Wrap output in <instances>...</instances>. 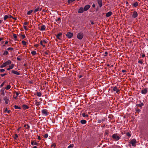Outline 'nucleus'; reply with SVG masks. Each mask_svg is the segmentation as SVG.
Returning <instances> with one entry per match:
<instances>
[{
  "label": "nucleus",
  "instance_id": "11",
  "mask_svg": "<svg viewBox=\"0 0 148 148\" xmlns=\"http://www.w3.org/2000/svg\"><path fill=\"white\" fill-rule=\"evenodd\" d=\"M4 99L6 104H7L8 103L9 99L7 97H5L4 98Z\"/></svg>",
  "mask_w": 148,
  "mask_h": 148
},
{
  "label": "nucleus",
  "instance_id": "3",
  "mask_svg": "<svg viewBox=\"0 0 148 148\" xmlns=\"http://www.w3.org/2000/svg\"><path fill=\"white\" fill-rule=\"evenodd\" d=\"M83 37V33L82 32H80L78 34L77 36V38L79 40H81Z\"/></svg>",
  "mask_w": 148,
  "mask_h": 148
},
{
  "label": "nucleus",
  "instance_id": "32",
  "mask_svg": "<svg viewBox=\"0 0 148 148\" xmlns=\"http://www.w3.org/2000/svg\"><path fill=\"white\" fill-rule=\"evenodd\" d=\"M8 52L7 51H5L3 53V55H7V54H8Z\"/></svg>",
  "mask_w": 148,
  "mask_h": 148
},
{
  "label": "nucleus",
  "instance_id": "38",
  "mask_svg": "<svg viewBox=\"0 0 148 148\" xmlns=\"http://www.w3.org/2000/svg\"><path fill=\"white\" fill-rule=\"evenodd\" d=\"M75 0H68V3H71Z\"/></svg>",
  "mask_w": 148,
  "mask_h": 148
},
{
  "label": "nucleus",
  "instance_id": "47",
  "mask_svg": "<svg viewBox=\"0 0 148 148\" xmlns=\"http://www.w3.org/2000/svg\"><path fill=\"white\" fill-rule=\"evenodd\" d=\"M127 136L129 137H130L131 136V134L128 132L127 133Z\"/></svg>",
  "mask_w": 148,
  "mask_h": 148
},
{
  "label": "nucleus",
  "instance_id": "22",
  "mask_svg": "<svg viewBox=\"0 0 148 148\" xmlns=\"http://www.w3.org/2000/svg\"><path fill=\"white\" fill-rule=\"evenodd\" d=\"M31 144L32 145H37L38 143H37L36 142H34V141H31Z\"/></svg>",
  "mask_w": 148,
  "mask_h": 148
},
{
  "label": "nucleus",
  "instance_id": "33",
  "mask_svg": "<svg viewBox=\"0 0 148 148\" xmlns=\"http://www.w3.org/2000/svg\"><path fill=\"white\" fill-rule=\"evenodd\" d=\"M138 5V3L137 2H135L133 4V6L135 7H137Z\"/></svg>",
  "mask_w": 148,
  "mask_h": 148
},
{
  "label": "nucleus",
  "instance_id": "39",
  "mask_svg": "<svg viewBox=\"0 0 148 148\" xmlns=\"http://www.w3.org/2000/svg\"><path fill=\"white\" fill-rule=\"evenodd\" d=\"M74 147V145L71 144L68 147V148H70L71 147Z\"/></svg>",
  "mask_w": 148,
  "mask_h": 148
},
{
  "label": "nucleus",
  "instance_id": "13",
  "mask_svg": "<svg viewBox=\"0 0 148 148\" xmlns=\"http://www.w3.org/2000/svg\"><path fill=\"white\" fill-rule=\"evenodd\" d=\"M40 27L41 28L40 29V31H44L45 30L46 27L44 25H42Z\"/></svg>",
  "mask_w": 148,
  "mask_h": 148
},
{
  "label": "nucleus",
  "instance_id": "64",
  "mask_svg": "<svg viewBox=\"0 0 148 148\" xmlns=\"http://www.w3.org/2000/svg\"><path fill=\"white\" fill-rule=\"evenodd\" d=\"M33 148H37V147L36 146H34Z\"/></svg>",
  "mask_w": 148,
  "mask_h": 148
},
{
  "label": "nucleus",
  "instance_id": "31",
  "mask_svg": "<svg viewBox=\"0 0 148 148\" xmlns=\"http://www.w3.org/2000/svg\"><path fill=\"white\" fill-rule=\"evenodd\" d=\"M33 12L32 10H30L29 11H28L27 12V14L28 15H29L31 14V13H32Z\"/></svg>",
  "mask_w": 148,
  "mask_h": 148
},
{
  "label": "nucleus",
  "instance_id": "29",
  "mask_svg": "<svg viewBox=\"0 0 148 148\" xmlns=\"http://www.w3.org/2000/svg\"><path fill=\"white\" fill-rule=\"evenodd\" d=\"M37 95L38 97H40L41 96L42 94L40 92H37L36 94Z\"/></svg>",
  "mask_w": 148,
  "mask_h": 148
},
{
  "label": "nucleus",
  "instance_id": "18",
  "mask_svg": "<svg viewBox=\"0 0 148 148\" xmlns=\"http://www.w3.org/2000/svg\"><path fill=\"white\" fill-rule=\"evenodd\" d=\"M12 72L14 74H15L16 75H20V73H18V71H14L13 70L12 71Z\"/></svg>",
  "mask_w": 148,
  "mask_h": 148
},
{
  "label": "nucleus",
  "instance_id": "61",
  "mask_svg": "<svg viewBox=\"0 0 148 148\" xmlns=\"http://www.w3.org/2000/svg\"><path fill=\"white\" fill-rule=\"evenodd\" d=\"M17 59L18 60H21L20 58H18V57H17Z\"/></svg>",
  "mask_w": 148,
  "mask_h": 148
},
{
  "label": "nucleus",
  "instance_id": "27",
  "mask_svg": "<svg viewBox=\"0 0 148 148\" xmlns=\"http://www.w3.org/2000/svg\"><path fill=\"white\" fill-rule=\"evenodd\" d=\"M36 52L35 51H33L31 52V53L33 55H35L36 54Z\"/></svg>",
  "mask_w": 148,
  "mask_h": 148
},
{
  "label": "nucleus",
  "instance_id": "12",
  "mask_svg": "<svg viewBox=\"0 0 148 148\" xmlns=\"http://www.w3.org/2000/svg\"><path fill=\"white\" fill-rule=\"evenodd\" d=\"M84 9L82 7H81L78 10V12L79 13H82L84 11Z\"/></svg>",
  "mask_w": 148,
  "mask_h": 148
},
{
  "label": "nucleus",
  "instance_id": "19",
  "mask_svg": "<svg viewBox=\"0 0 148 148\" xmlns=\"http://www.w3.org/2000/svg\"><path fill=\"white\" fill-rule=\"evenodd\" d=\"M112 14V13L111 12H107L106 14V16L107 17H108L110 16Z\"/></svg>",
  "mask_w": 148,
  "mask_h": 148
},
{
  "label": "nucleus",
  "instance_id": "46",
  "mask_svg": "<svg viewBox=\"0 0 148 148\" xmlns=\"http://www.w3.org/2000/svg\"><path fill=\"white\" fill-rule=\"evenodd\" d=\"M28 23L27 22H25L23 23V25H26L28 24Z\"/></svg>",
  "mask_w": 148,
  "mask_h": 148
},
{
  "label": "nucleus",
  "instance_id": "2",
  "mask_svg": "<svg viewBox=\"0 0 148 148\" xmlns=\"http://www.w3.org/2000/svg\"><path fill=\"white\" fill-rule=\"evenodd\" d=\"M112 138L116 140H118L120 139V137L117 134H113L112 135Z\"/></svg>",
  "mask_w": 148,
  "mask_h": 148
},
{
  "label": "nucleus",
  "instance_id": "54",
  "mask_svg": "<svg viewBox=\"0 0 148 148\" xmlns=\"http://www.w3.org/2000/svg\"><path fill=\"white\" fill-rule=\"evenodd\" d=\"M8 18H12V16L11 15H8Z\"/></svg>",
  "mask_w": 148,
  "mask_h": 148
},
{
  "label": "nucleus",
  "instance_id": "53",
  "mask_svg": "<svg viewBox=\"0 0 148 148\" xmlns=\"http://www.w3.org/2000/svg\"><path fill=\"white\" fill-rule=\"evenodd\" d=\"M122 71L123 73H125L126 72V71L125 70H122Z\"/></svg>",
  "mask_w": 148,
  "mask_h": 148
},
{
  "label": "nucleus",
  "instance_id": "34",
  "mask_svg": "<svg viewBox=\"0 0 148 148\" xmlns=\"http://www.w3.org/2000/svg\"><path fill=\"white\" fill-rule=\"evenodd\" d=\"M11 88V86L10 85H8L6 88V89L7 90L10 89Z\"/></svg>",
  "mask_w": 148,
  "mask_h": 148
},
{
  "label": "nucleus",
  "instance_id": "10",
  "mask_svg": "<svg viewBox=\"0 0 148 148\" xmlns=\"http://www.w3.org/2000/svg\"><path fill=\"white\" fill-rule=\"evenodd\" d=\"M14 64H12L11 65H10L9 66V67L8 68L7 70H9L10 69H12L14 67Z\"/></svg>",
  "mask_w": 148,
  "mask_h": 148
},
{
  "label": "nucleus",
  "instance_id": "41",
  "mask_svg": "<svg viewBox=\"0 0 148 148\" xmlns=\"http://www.w3.org/2000/svg\"><path fill=\"white\" fill-rule=\"evenodd\" d=\"M13 50V49L12 48H11V47H9V48H8V49H7V50L9 51L10 50H11V51H12Z\"/></svg>",
  "mask_w": 148,
  "mask_h": 148
},
{
  "label": "nucleus",
  "instance_id": "45",
  "mask_svg": "<svg viewBox=\"0 0 148 148\" xmlns=\"http://www.w3.org/2000/svg\"><path fill=\"white\" fill-rule=\"evenodd\" d=\"M5 83V82H3L2 83V84L1 85L0 87H2L4 85Z\"/></svg>",
  "mask_w": 148,
  "mask_h": 148
},
{
  "label": "nucleus",
  "instance_id": "59",
  "mask_svg": "<svg viewBox=\"0 0 148 148\" xmlns=\"http://www.w3.org/2000/svg\"><path fill=\"white\" fill-rule=\"evenodd\" d=\"M145 54H142V57L143 58H144V57H145Z\"/></svg>",
  "mask_w": 148,
  "mask_h": 148
},
{
  "label": "nucleus",
  "instance_id": "17",
  "mask_svg": "<svg viewBox=\"0 0 148 148\" xmlns=\"http://www.w3.org/2000/svg\"><path fill=\"white\" fill-rule=\"evenodd\" d=\"M60 20H61V19H60V18H58L56 20V21L57 22V23H56V24L57 25H58V24H59L60 23V22H61Z\"/></svg>",
  "mask_w": 148,
  "mask_h": 148
},
{
  "label": "nucleus",
  "instance_id": "4",
  "mask_svg": "<svg viewBox=\"0 0 148 148\" xmlns=\"http://www.w3.org/2000/svg\"><path fill=\"white\" fill-rule=\"evenodd\" d=\"M130 143L132 144L133 146L135 147L136 143V139H133L130 142Z\"/></svg>",
  "mask_w": 148,
  "mask_h": 148
},
{
  "label": "nucleus",
  "instance_id": "1",
  "mask_svg": "<svg viewBox=\"0 0 148 148\" xmlns=\"http://www.w3.org/2000/svg\"><path fill=\"white\" fill-rule=\"evenodd\" d=\"M11 62L10 60H8L6 62L3 63L1 66V68H3L6 66L10 64H11Z\"/></svg>",
  "mask_w": 148,
  "mask_h": 148
},
{
  "label": "nucleus",
  "instance_id": "63",
  "mask_svg": "<svg viewBox=\"0 0 148 148\" xmlns=\"http://www.w3.org/2000/svg\"><path fill=\"white\" fill-rule=\"evenodd\" d=\"M8 43V41H6L5 42V44H7V43Z\"/></svg>",
  "mask_w": 148,
  "mask_h": 148
},
{
  "label": "nucleus",
  "instance_id": "25",
  "mask_svg": "<svg viewBox=\"0 0 148 148\" xmlns=\"http://www.w3.org/2000/svg\"><path fill=\"white\" fill-rule=\"evenodd\" d=\"M8 18V15H5L4 17H3V19L4 20H5L6 19Z\"/></svg>",
  "mask_w": 148,
  "mask_h": 148
},
{
  "label": "nucleus",
  "instance_id": "44",
  "mask_svg": "<svg viewBox=\"0 0 148 148\" xmlns=\"http://www.w3.org/2000/svg\"><path fill=\"white\" fill-rule=\"evenodd\" d=\"M138 63H139L141 64H142L143 63V62L142 61V60H140L138 61Z\"/></svg>",
  "mask_w": 148,
  "mask_h": 148
},
{
  "label": "nucleus",
  "instance_id": "57",
  "mask_svg": "<svg viewBox=\"0 0 148 148\" xmlns=\"http://www.w3.org/2000/svg\"><path fill=\"white\" fill-rule=\"evenodd\" d=\"M16 97H17L18 95H19L18 93V92H16Z\"/></svg>",
  "mask_w": 148,
  "mask_h": 148
},
{
  "label": "nucleus",
  "instance_id": "56",
  "mask_svg": "<svg viewBox=\"0 0 148 148\" xmlns=\"http://www.w3.org/2000/svg\"><path fill=\"white\" fill-rule=\"evenodd\" d=\"M108 54V53L107 52H106L105 53V56H106L107 55V54Z\"/></svg>",
  "mask_w": 148,
  "mask_h": 148
},
{
  "label": "nucleus",
  "instance_id": "21",
  "mask_svg": "<svg viewBox=\"0 0 148 148\" xmlns=\"http://www.w3.org/2000/svg\"><path fill=\"white\" fill-rule=\"evenodd\" d=\"M80 122L82 124H84L86 123V121L85 120H82Z\"/></svg>",
  "mask_w": 148,
  "mask_h": 148
},
{
  "label": "nucleus",
  "instance_id": "15",
  "mask_svg": "<svg viewBox=\"0 0 148 148\" xmlns=\"http://www.w3.org/2000/svg\"><path fill=\"white\" fill-rule=\"evenodd\" d=\"M97 2L100 7H101L102 5V0H98Z\"/></svg>",
  "mask_w": 148,
  "mask_h": 148
},
{
  "label": "nucleus",
  "instance_id": "5",
  "mask_svg": "<svg viewBox=\"0 0 148 148\" xmlns=\"http://www.w3.org/2000/svg\"><path fill=\"white\" fill-rule=\"evenodd\" d=\"M41 112L42 115L47 116L48 115L47 111L46 109H43L42 111Z\"/></svg>",
  "mask_w": 148,
  "mask_h": 148
},
{
  "label": "nucleus",
  "instance_id": "24",
  "mask_svg": "<svg viewBox=\"0 0 148 148\" xmlns=\"http://www.w3.org/2000/svg\"><path fill=\"white\" fill-rule=\"evenodd\" d=\"M4 112H7V113L9 114L10 112V110H8L7 108H6L5 109Z\"/></svg>",
  "mask_w": 148,
  "mask_h": 148
},
{
  "label": "nucleus",
  "instance_id": "26",
  "mask_svg": "<svg viewBox=\"0 0 148 148\" xmlns=\"http://www.w3.org/2000/svg\"><path fill=\"white\" fill-rule=\"evenodd\" d=\"M14 107L15 109H21V108L20 107H18L16 105L14 106Z\"/></svg>",
  "mask_w": 148,
  "mask_h": 148
},
{
  "label": "nucleus",
  "instance_id": "8",
  "mask_svg": "<svg viewBox=\"0 0 148 148\" xmlns=\"http://www.w3.org/2000/svg\"><path fill=\"white\" fill-rule=\"evenodd\" d=\"M90 7V6L89 5H86L84 8V11H86Z\"/></svg>",
  "mask_w": 148,
  "mask_h": 148
},
{
  "label": "nucleus",
  "instance_id": "40",
  "mask_svg": "<svg viewBox=\"0 0 148 148\" xmlns=\"http://www.w3.org/2000/svg\"><path fill=\"white\" fill-rule=\"evenodd\" d=\"M23 27L27 31L28 30V29L26 26L25 25H23Z\"/></svg>",
  "mask_w": 148,
  "mask_h": 148
},
{
  "label": "nucleus",
  "instance_id": "37",
  "mask_svg": "<svg viewBox=\"0 0 148 148\" xmlns=\"http://www.w3.org/2000/svg\"><path fill=\"white\" fill-rule=\"evenodd\" d=\"M22 43L24 45H26V42L24 40H23Z\"/></svg>",
  "mask_w": 148,
  "mask_h": 148
},
{
  "label": "nucleus",
  "instance_id": "49",
  "mask_svg": "<svg viewBox=\"0 0 148 148\" xmlns=\"http://www.w3.org/2000/svg\"><path fill=\"white\" fill-rule=\"evenodd\" d=\"M5 71V70L3 69H0V72H2Z\"/></svg>",
  "mask_w": 148,
  "mask_h": 148
},
{
  "label": "nucleus",
  "instance_id": "62",
  "mask_svg": "<svg viewBox=\"0 0 148 148\" xmlns=\"http://www.w3.org/2000/svg\"><path fill=\"white\" fill-rule=\"evenodd\" d=\"M38 139L39 140H40L41 139L40 137V136H39L38 137Z\"/></svg>",
  "mask_w": 148,
  "mask_h": 148
},
{
  "label": "nucleus",
  "instance_id": "35",
  "mask_svg": "<svg viewBox=\"0 0 148 148\" xmlns=\"http://www.w3.org/2000/svg\"><path fill=\"white\" fill-rule=\"evenodd\" d=\"M20 37L22 39H24L25 37V35L21 34L20 36Z\"/></svg>",
  "mask_w": 148,
  "mask_h": 148
},
{
  "label": "nucleus",
  "instance_id": "51",
  "mask_svg": "<svg viewBox=\"0 0 148 148\" xmlns=\"http://www.w3.org/2000/svg\"><path fill=\"white\" fill-rule=\"evenodd\" d=\"M6 75V73H5L4 74H1V75L2 76V77H3L4 76H5V75Z\"/></svg>",
  "mask_w": 148,
  "mask_h": 148
},
{
  "label": "nucleus",
  "instance_id": "28",
  "mask_svg": "<svg viewBox=\"0 0 148 148\" xmlns=\"http://www.w3.org/2000/svg\"><path fill=\"white\" fill-rule=\"evenodd\" d=\"M23 108L25 109H27L28 108V106L26 105H23Z\"/></svg>",
  "mask_w": 148,
  "mask_h": 148
},
{
  "label": "nucleus",
  "instance_id": "7",
  "mask_svg": "<svg viewBox=\"0 0 148 148\" xmlns=\"http://www.w3.org/2000/svg\"><path fill=\"white\" fill-rule=\"evenodd\" d=\"M66 36L68 37V38H70L73 36V34L72 33L69 32L66 34Z\"/></svg>",
  "mask_w": 148,
  "mask_h": 148
},
{
  "label": "nucleus",
  "instance_id": "52",
  "mask_svg": "<svg viewBox=\"0 0 148 148\" xmlns=\"http://www.w3.org/2000/svg\"><path fill=\"white\" fill-rule=\"evenodd\" d=\"M97 121L98 123H100L101 122V121L100 120H98Z\"/></svg>",
  "mask_w": 148,
  "mask_h": 148
},
{
  "label": "nucleus",
  "instance_id": "60",
  "mask_svg": "<svg viewBox=\"0 0 148 148\" xmlns=\"http://www.w3.org/2000/svg\"><path fill=\"white\" fill-rule=\"evenodd\" d=\"M95 4H93L92 5V7H93V8H95Z\"/></svg>",
  "mask_w": 148,
  "mask_h": 148
},
{
  "label": "nucleus",
  "instance_id": "42",
  "mask_svg": "<svg viewBox=\"0 0 148 148\" xmlns=\"http://www.w3.org/2000/svg\"><path fill=\"white\" fill-rule=\"evenodd\" d=\"M138 105L139 107H140L142 106H143L144 105V104L143 103H141V104H138Z\"/></svg>",
  "mask_w": 148,
  "mask_h": 148
},
{
  "label": "nucleus",
  "instance_id": "36",
  "mask_svg": "<svg viewBox=\"0 0 148 148\" xmlns=\"http://www.w3.org/2000/svg\"><path fill=\"white\" fill-rule=\"evenodd\" d=\"M35 103L36 106H39L40 104V102L37 101H36Z\"/></svg>",
  "mask_w": 148,
  "mask_h": 148
},
{
  "label": "nucleus",
  "instance_id": "23",
  "mask_svg": "<svg viewBox=\"0 0 148 148\" xmlns=\"http://www.w3.org/2000/svg\"><path fill=\"white\" fill-rule=\"evenodd\" d=\"M40 45L42 46L43 47H45V45L43 43V41L42 40H41L40 41Z\"/></svg>",
  "mask_w": 148,
  "mask_h": 148
},
{
  "label": "nucleus",
  "instance_id": "30",
  "mask_svg": "<svg viewBox=\"0 0 148 148\" xmlns=\"http://www.w3.org/2000/svg\"><path fill=\"white\" fill-rule=\"evenodd\" d=\"M82 116L83 117H88V115L87 114H86L85 113H84L82 114Z\"/></svg>",
  "mask_w": 148,
  "mask_h": 148
},
{
  "label": "nucleus",
  "instance_id": "50",
  "mask_svg": "<svg viewBox=\"0 0 148 148\" xmlns=\"http://www.w3.org/2000/svg\"><path fill=\"white\" fill-rule=\"evenodd\" d=\"M18 137V135L17 134H16L14 137V139H16V138Z\"/></svg>",
  "mask_w": 148,
  "mask_h": 148
},
{
  "label": "nucleus",
  "instance_id": "48",
  "mask_svg": "<svg viewBox=\"0 0 148 148\" xmlns=\"http://www.w3.org/2000/svg\"><path fill=\"white\" fill-rule=\"evenodd\" d=\"M13 36L14 38H17L16 35L15 34H13Z\"/></svg>",
  "mask_w": 148,
  "mask_h": 148
},
{
  "label": "nucleus",
  "instance_id": "6",
  "mask_svg": "<svg viewBox=\"0 0 148 148\" xmlns=\"http://www.w3.org/2000/svg\"><path fill=\"white\" fill-rule=\"evenodd\" d=\"M147 92V89L146 88H144L141 91V93L143 94H145Z\"/></svg>",
  "mask_w": 148,
  "mask_h": 148
},
{
  "label": "nucleus",
  "instance_id": "20",
  "mask_svg": "<svg viewBox=\"0 0 148 148\" xmlns=\"http://www.w3.org/2000/svg\"><path fill=\"white\" fill-rule=\"evenodd\" d=\"M41 10V8H39L38 7L37 8H36L34 11V12H36L38 11L39 10H40V11Z\"/></svg>",
  "mask_w": 148,
  "mask_h": 148
},
{
  "label": "nucleus",
  "instance_id": "58",
  "mask_svg": "<svg viewBox=\"0 0 148 148\" xmlns=\"http://www.w3.org/2000/svg\"><path fill=\"white\" fill-rule=\"evenodd\" d=\"M38 46V44H36L35 45V47H37Z\"/></svg>",
  "mask_w": 148,
  "mask_h": 148
},
{
  "label": "nucleus",
  "instance_id": "9",
  "mask_svg": "<svg viewBox=\"0 0 148 148\" xmlns=\"http://www.w3.org/2000/svg\"><path fill=\"white\" fill-rule=\"evenodd\" d=\"M113 90L114 91L116 92V93H118L119 91V90L116 87H115L113 88Z\"/></svg>",
  "mask_w": 148,
  "mask_h": 148
},
{
  "label": "nucleus",
  "instance_id": "43",
  "mask_svg": "<svg viewBox=\"0 0 148 148\" xmlns=\"http://www.w3.org/2000/svg\"><path fill=\"white\" fill-rule=\"evenodd\" d=\"M48 134H46L44 136V137L45 138H47L48 137Z\"/></svg>",
  "mask_w": 148,
  "mask_h": 148
},
{
  "label": "nucleus",
  "instance_id": "14",
  "mask_svg": "<svg viewBox=\"0 0 148 148\" xmlns=\"http://www.w3.org/2000/svg\"><path fill=\"white\" fill-rule=\"evenodd\" d=\"M138 15L137 12L136 11H134L133 12L132 17L134 18L136 17Z\"/></svg>",
  "mask_w": 148,
  "mask_h": 148
},
{
  "label": "nucleus",
  "instance_id": "16",
  "mask_svg": "<svg viewBox=\"0 0 148 148\" xmlns=\"http://www.w3.org/2000/svg\"><path fill=\"white\" fill-rule=\"evenodd\" d=\"M62 35V34L61 33H59L56 36L57 38L59 40L61 39V37Z\"/></svg>",
  "mask_w": 148,
  "mask_h": 148
},
{
  "label": "nucleus",
  "instance_id": "55",
  "mask_svg": "<svg viewBox=\"0 0 148 148\" xmlns=\"http://www.w3.org/2000/svg\"><path fill=\"white\" fill-rule=\"evenodd\" d=\"M43 42L44 43V44H46L47 43V42L45 40H43Z\"/></svg>",
  "mask_w": 148,
  "mask_h": 148
}]
</instances>
